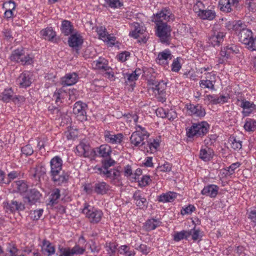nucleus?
<instances>
[{
  "label": "nucleus",
  "mask_w": 256,
  "mask_h": 256,
  "mask_svg": "<svg viewBox=\"0 0 256 256\" xmlns=\"http://www.w3.org/2000/svg\"><path fill=\"white\" fill-rule=\"evenodd\" d=\"M232 30L237 34L239 40L250 51L256 50V36H253L250 30L246 28V24L240 20L234 22Z\"/></svg>",
  "instance_id": "nucleus-1"
},
{
  "label": "nucleus",
  "mask_w": 256,
  "mask_h": 256,
  "mask_svg": "<svg viewBox=\"0 0 256 256\" xmlns=\"http://www.w3.org/2000/svg\"><path fill=\"white\" fill-rule=\"evenodd\" d=\"M62 160L59 156H55L50 161V176L54 184L60 186L66 183L69 175L68 172L62 170Z\"/></svg>",
  "instance_id": "nucleus-2"
},
{
  "label": "nucleus",
  "mask_w": 256,
  "mask_h": 256,
  "mask_svg": "<svg viewBox=\"0 0 256 256\" xmlns=\"http://www.w3.org/2000/svg\"><path fill=\"white\" fill-rule=\"evenodd\" d=\"M209 128L210 125L206 121L193 123L186 129V136L190 138L202 137L208 133Z\"/></svg>",
  "instance_id": "nucleus-3"
},
{
  "label": "nucleus",
  "mask_w": 256,
  "mask_h": 256,
  "mask_svg": "<svg viewBox=\"0 0 256 256\" xmlns=\"http://www.w3.org/2000/svg\"><path fill=\"white\" fill-rule=\"evenodd\" d=\"M82 212L85 215L88 222L93 224L99 223L104 214L102 210L96 208L88 203L84 204Z\"/></svg>",
  "instance_id": "nucleus-4"
},
{
  "label": "nucleus",
  "mask_w": 256,
  "mask_h": 256,
  "mask_svg": "<svg viewBox=\"0 0 256 256\" xmlns=\"http://www.w3.org/2000/svg\"><path fill=\"white\" fill-rule=\"evenodd\" d=\"M136 130L132 132L130 138V143L135 146L140 148L142 150L143 146L146 145L144 142L149 136V134L144 128L140 125H136Z\"/></svg>",
  "instance_id": "nucleus-5"
},
{
  "label": "nucleus",
  "mask_w": 256,
  "mask_h": 256,
  "mask_svg": "<svg viewBox=\"0 0 256 256\" xmlns=\"http://www.w3.org/2000/svg\"><path fill=\"white\" fill-rule=\"evenodd\" d=\"M10 59L11 61L20 63L23 65H30L33 64V58L28 54H25L22 48H18L12 51Z\"/></svg>",
  "instance_id": "nucleus-6"
},
{
  "label": "nucleus",
  "mask_w": 256,
  "mask_h": 256,
  "mask_svg": "<svg viewBox=\"0 0 256 256\" xmlns=\"http://www.w3.org/2000/svg\"><path fill=\"white\" fill-rule=\"evenodd\" d=\"M156 34L162 43H168L171 37L172 28L167 23L156 24Z\"/></svg>",
  "instance_id": "nucleus-7"
},
{
  "label": "nucleus",
  "mask_w": 256,
  "mask_h": 256,
  "mask_svg": "<svg viewBox=\"0 0 256 256\" xmlns=\"http://www.w3.org/2000/svg\"><path fill=\"white\" fill-rule=\"evenodd\" d=\"M174 15L172 14L168 8H165L160 11L154 14L152 16V20L156 24H164L168 22L174 21Z\"/></svg>",
  "instance_id": "nucleus-8"
},
{
  "label": "nucleus",
  "mask_w": 256,
  "mask_h": 256,
  "mask_svg": "<svg viewBox=\"0 0 256 256\" xmlns=\"http://www.w3.org/2000/svg\"><path fill=\"white\" fill-rule=\"evenodd\" d=\"M97 173L104 178L110 180V182L113 184H116L120 180V172L116 168H110L102 171V169H100V172Z\"/></svg>",
  "instance_id": "nucleus-9"
},
{
  "label": "nucleus",
  "mask_w": 256,
  "mask_h": 256,
  "mask_svg": "<svg viewBox=\"0 0 256 256\" xmlns=\"http://www.w3.org/2000/svg\"><path fill=\"white\" fill-rule=\"evenodd\" d=\"M216 82V75L212 72L206 74L204 80H200V86L202 88H207L212 90H215L214 84Z\"/></svg>",
  "instance_id": "nucleus-10"
},
{
  "label": "nucleus",
  "mask_w": 256,
  "mask_h": 256,
  "mask_svg": "<svg viewBox=\"0 0 256 256\" xmlns=\"http://www.w3.org/2000/svg\"><path fill=\"white\" fill-rule=\"evenodd\" d=\"M96 32L100 40L112 46L114 44L116 38L112 35L108 34L104 27L102 26L98 27L96 28Z\"/></svg>",
  "instance_id": "nucleus-11"
},
{
  "label": "nucleus",
  "mask_w": 256,
  "mask_h": 256,
  "mask_svg": "<svg viewBox=\"0 0 256 256\" xmlns=\"http://www.w3.org/2000/svg\"><path fill=\"white\" fill-rule=\"evenodd\" d=\"M186 108L189 114L196 117H204L206 114L204 108L200 104L196 105L191 104H188L186 105Z\"/></svg>",
  "instance_id": "nucleus-12"
},
{
  "label": "nucleus",
  "mask_w": 256,
  "mask_h": 256,
  "mask_svg": "<svg viewBox=\"0 0 256 256\" xmlns=\"http://www.w3.org/2000/svg\"><path fill=\"white\" fill-rule=\"evenodd\" d=\"M240 0H220L218 2V8L224 12H230L233 10V8H236Z\"/></svg>",
  "instance_id": "nucleus-13"
},
{
  "label": "nucleus",
  "mask_w": 256,
  "mask_h": 256,
  "mask_svg": "<svg viewBox=\"0 0 256 256\" xmlns=\"http://www.w3.org/2000/svg\"><path fill=\"white\" fill-rule=\"evenodd\" d=\"M238 53H240L239 47L236 44H230L222 49L220 54L224 60H226L233 55Z\"/></svg>",
  "instance_id": "nucleus-14"
},
{
  "label": "nucleus",
  "mask_w": 256,
  "mask_h": 256,
  "mask_svg": "<svg viewBox=\"0 0 256 256\" xmlns=\"http://www.w3.org/2000/svg\"><path fill=\"white\" fill-rule=\"evenodd\" d=\"M87 106L85 103L80 101L76 102L73 108V112L77 114L79 120L81 121L86 120H87L86 108Z\"/></svg>",
  "instance_id": "nucleus-15"
},
{
  "label": "nucleus",
  "mask_w": 256,
  "mask_h": 256,
  "mask_svg": "<svg viewBox=\"0 0 256 256\" xmlns=\"http://www.w3.org/2000/svg\"><path fill=\"white\" fill-rule=\"evenodd\" d=\"M4 205L6 211L10 212V213H14L16 211H23L25 209L24 204L16 200L4 202Z\"/></svg>",
  "instance_id": "nucleus-16"
},
{
  "label": "nucleus",
  "mask_w": 256,
  "mask_h": 256,
  "mask_svg": "<svg viewBox=\"0 0 256 256\" xmlns=\"http://www.w3.org/2000/svg\"><path fill=\"white\" fill-rule=\"evenodd\" d=\"M132 198L136 206L140 209L144 210L147 208L148 202L140 190H136L133 194Z\"/></svg>",
  "instance_id": "nucleus-17"
},
{
  "label": "nucleus",
  "mask_w": 256,
  "mask_h": 256,
  "mask_svg": "<svg viewBox=\"0 0 256 256\" xmlns=\"http://www.w3.org/2000/svg\"><path fill=\"white\" fill-rule=\"evenodd\" d=\"M238 101L240 102V106L243 109L242 112L244 116H250L254 110H256V104L252 102L246 100V99H242L240 100H238Z\"/></svg>",
  "instance_id": "nucleus-18"
},
{
  "label": "nucleus",
  "mask_w": 256,
  "mask_h": 256,
  "mask_svg": "<svg viewBox=\"0 0 256 256\" xmlns=\"http://www.w3.org/2000/svg\"><path fill=\"white\" fill-rule=\"evenodd\" d=\"M104 136L105 140L108 143L111 144H120L124 139V136L122 134L118 133L116 134L110 131L105 132Z\"/></svg>",
  "instance_id": "nucleus-19"
},
{
  "label": "nucleus",
  "mask_w": 256,
  "mask_h": 256,
  "mask_svg": "<svg viewBox=\"0 0 256 256\" xmlns=\"http://www.w3.org/2000/svg\"><path fill=\"white\" fill-rule=\"evenodd\" d=\"M78 78V75L76 72L68 73L61 78L60 83L64 86H70L76 84Z\"/></svg>",
  "instance_id": "nucleus-20"
},
{
  "label": "nucleus",
  "mask_w": 256,
  "mask_h": 256,
  "mask_svg": "<svg viewBox=\"0 0 256 256\" xmlns=\"http://www.w3.org/2000/svg\"><path fill=\"white\" fill-rule=\"evenodd\" d=\"M225 34L223 32L213 30L209 36V42L214 46H219L220 44L224 40Z\"/></svg>",
  "instance_id": "nucleus-21"
},
{
  "label": "nucleus",
  "mask_w": 256,
  "mask_h": 256,
  "mask_svg": "<svg viewBox=\"0 0 256 256\" xmlns=\"http://www.w3.org/2000/svg\"><path fill=\"white\" fill-rule=\"evenodd\" d=\"M0 97L2 100L5 102H8L12 100L14 103L20 101V98H23L21 96H14V92L11 88L5 89L2 93Z\"/></svg>",
  "instance_id": "nucleus-22"
},
{
  "label": "nucleus",
  "mask_w": 256,
  "mask_h": 256,
  "mask_svg": "<svg viewBox=\"0 0 256 256\" xmlns=\"http://www.w3.org/2000/svg\"><path fill=\"white\" fill-rule=\"evenodd\" d=\"M219 187L216 184H208L201 191V194L211 198H215L218 194Z\"/></svg>",
  "instance_id": "nucleus-23"
},
{
  "label": "nucleus",
  "mask_w": 256,
  "mask_h": 256,
  "mask_svg": "<svg viewBox=\"0 0 256 256\" xmlns=\"http://www.w3.org/2000/svg\"><path fill=\"white\" fill-rule=\"evenodd\" d=\"M60 250L64 256H72L74 254H82L84 252L85 248L76 244L71 248H61Z\"/></svg>",
  "instance_id": "nucleus-24"
},
{
  "label": "nucleus",
  "mask_w": 256,
  "mask_h": 256,
  "mask_svg": "<svg viewBox=\"0 0 256 256\" xmlns=\"http://www.w3.org/2000/svg\"><path fill=\"white\" fill-rule=\"evenodd\" d=\"M68 43L70 46L78 50V48L83 43L82 37L79 34L76 33L72 34L68 38Z\"/></svg>",
  "instance_id": "nucleus-25"
},
{
  "label": "nucleus",
  "mask_w": 256,
  "mask_h": 256,
  "mask_svg": "<svg viewBox=\"0 0 256 256\" xmlns=\"http://www.w3.org/2000/svg\"><path fill=\"white\" fill-rule=\"evenodd\" d=\"M160 146V142L158 139L150 140L146 143V145L143 146V150L144 152L154 154L156 152L158 148Z\"/></svg>",
  "instance_id": "nucleus-26"
},
{
  "label": "nucleus",
  "mask_w": 256,
  "mask_h": 256,
  "mask_svg": "<svg viewBox=\"0 0 256 256\" xmlns=\"http://www.w3.org/2000/svg\"><path fill=\"white\" fill-rule=\"evenodd\" d=\"M16 82L22 88L29 86L32 83L30 73L28 72L22 73L17 78Z\"/></svg>",
  "instance_id": "nucleus-27"
},
{
  "label": "nucleus",
  "mask_w": 256,
  "mask_h": 256,
  "mask_svg": "<svg viewBox=\"0 0 256 256\" xmlns=\"http://www.w3.org/2000/svg\"><path fill=\"white\" fill-rule=\"evenodd\" d=\"M177 196V194L172 192H168L166 193H162L158 196L157 200L158 202L166 203L173 202Z\"/></svg>",
  "instance_id": "nucleus-28"
},
{
  "label": "nucleus",
  "mask_w": 256,
  "mask_h": 256,
  "mask_svg": "<svg viewBox=\"0 0 256 256\" xmlns=\"http://www.w3.org/2000/svg\"><path fill=\"white\" fill-rule=\"evenodd\" d=\"M42 251L47 256H51L55 253L56 250L54 246L50 241L44 240L42 243Z\"/></svg>",
  "instance_id": "nucleus-29"
},
{
  "label": "nucleus",
  "mask_w": 256,
  "mask_h": 256,
  "mask_svg": "<svg viewBox=\"0 0 256 256\" xmlns=\"http://www.w3.org/2000/svg\"><path fill=\"white\" fill-rule=\"evenodd\" d=\"M96 150V154L104 158H109L112 152L111 148L108 144H102Z\"/></svg>",
  "instance_id": "nucleus-30"
},
{
  "label": "nucleus",
  "mask_w": 256,
  "mask_h": 256,
  "mask_svg": "<svg viewBox=\"0 0 256 256\" xmlns=\"http://www.w3.org/2000/svg\"><path fill=\"white\" fill-rule=\"evenodd\" d=\"M214 151L208 146L202 148L200 152L199 157L204 162L210 161L213 157Z\"/></svg>",
  "instance_id": "nucleus-31"
},
{
  "label": "nucleus",
  "mask_w": 256,
  "mask_h": 256,
  "mask_svg": "<svg viewBox=\"0 0 256 256\" xmlns=\"http://www.w3.org/2000/svg\"><path fill=\"white\" fill-rule=\"evenodd\" d=\"M41 196V194L37 190L32 189L30 190L28 196L25 197V199L28 200L30 205H32L35 204L40 200Z\"/></svg>",
  "instance_id": "nucleus-32"
},
{
  "label": "nucleus",
  "mask_w": 256,
  "mask_h": 256,
  "mask_svg": "<svg viewBox=\"0 0 256 256\" xmlns=\"http://www.w3.org/2000/svg\"><path fill=\"white\" fill-rule=\"evenodd\" d=\"M110 189V186L106 182H101L95 184L94 186V190L95 192L98 194H104Z\"/></svg>",
  "instance_id": "nucleus-33"
},
{
  "label": "nucleus",
  "mask_w": 256,
  "mask_h": 256,
  "mask_svg": "<svg viewBox=\"0 0 256 256\" xmlns=\"http://www.w3.org/2000/svg\"><path fill=\"white\" fill-rule=\"evenodd\" d=\"M116 162L112 159L110 158L108 159H104L102 160V166H96L94 168L96 172H100V169H102V170H110V168L112 166H113L115 164Z\"/></svg>",
  "instance_id": "nucleus-34"
},
{
  "label": "nucleus",
  "mask_w": 256,
  "mask_h": 256,
  "mask_svg": "<svg viewBox=\"0 0 256 256\" xmlns=\"http://www.w3.org/2000/svg\"><path fill=\"white\" fill-rule=\"evenodd\" d=\"M40 34L44 40L48 41H52L56 36V32L51 27H48L42 29L40 30Z\"/></svg>",
  "instance_id": "nucleus-35"
},
{
  "label": "nucleus",
  "mask_w": 256,
  "mask_h": 256,
  "mask_svg": "<svg viewBox=\"0 0 256 256\" xmlns=\"http://www.w3.org/2000/svg\"><path fill=\"white\" fill-rule=\"evenodd\" d=\"M92 66L98 70H102L104 71H108L110 69L108 66L107 61L105 58H99L93 62L92 64Z\"/></svg>",
  "instance_id": "nucleus-36"
},
{
  "label": "nucleus",
  "mask_w": 256,
  "mask_h": 256,
  "mask_svg": "<svg viewBox=\"0 0 256 256\" xmlns=\"http://www.w3.org/2000/svg\"><path fill=\"white\" fill-rule=\"evenodd\" d=\"M89 146L84 142H80L76 148V153L79 156L88 157L89 156Z\"/></svg>",
  "instance_id": "nucleus-37"
},
{
  "label": "nucleus",
  "mask_w": 256,
  "mask_h": 256,
  "mask_svg": "<svg viewBox=\"0 0 256 256\" xmlns=\"http://www.w3.org/2000/svg\"><path fill=\"white\" fill-rule=\"evenodd\" d=\"M12 186L15 192L20 194L26 192L28 188V185L24 180L14 182L12 184Z\"/></svg>",
  "instance_id": "nucleus-38"
},
{
  "label": "nucleus",
  "mask_w": 256,
  "mask_h": 256,
  "mask_svg": "<svg viewBox=\"0 0 256 256\" xmlns=\"http://www.w3.org/2000/svg\"><path fill=\"white\" fill-rule=\"evenodd\" d=\"M161 223V222L158 219H148L144 223V226L147 231H150L159 226Z\"/></svg>",
  "instance_id": "nucleus-39"
},
{
  "label": "nucleus",
  "mask_w": 256,
  "mask_h": 256,
  "mask_svg": "<svg viewBox=\"0 0 256 256\" xmlns=\"http://www.w3.org/2000/svg\"><path fill=\"white\" fill-rule=\"evenodd\" d=\"M60 30L64 36H68L72 32L73 26L70 22L64 20L62 23Z\"/></svg>",
  "instance_id": "nucleus-40"
},
{
  "label": "nucleus",
  "mask_w": 256,
  "mask_h": 256,
  "mask_svg": "<svg viewBox=\"0 0 256 256\" xmlns=\"http://www.w3.org/2000/svg\"><path fill=\"white\" fill-rule=\"evenodd\" d=\"M66 95V92L62 88L56 90L53 98L55 99L57 105L58 106L62 102V100L65 98Z\"/></svg>",
  "instance_id": "nucleus-41"
},
{
  "label": "nucleus",
  "mask_w": 256,
  "mask_h": 256,
  "mask_svg": "<svg viewBox=\"0 0 256 256\" xmlns=\"http://www.w3.org/2000/svg\"><path fill=\"white\" fill-rule=\"evenodd\" d=\"M142 74V70L140 68H136L134 71L132 73H126V82H132L138 80L139 76Z\"/></svg>",
  "instance_id": "nucleus-42"
},
{
  "label": "nucleus",
  "mask_w": 256,
  "mask_h": 256,
  "mask_svg": "<svg viewBox=\"0 0 256 256\" xmlns=\"http://www.w3.org/2000/svg\"><path fill=\"white\" fill-rule=\"evenodd\" d=\"M60 196V190L58 188L54 189L49 197V204L54 206L57 204Z\"/></svg>",
  "instance_id": "nucleus-43"
},
{
  "label": "nucleus",
  "mask_w": 256,
  "mask_h": 256,
  "mask_svg": "<svg viewBox=\"0 0 256 256\" xmlns=\"http://www.w3.org/2000/svg\"><path fill=\"white\" fill-rule=\"evenodd\" d=\"M216 16L214 11L211 10H204L203 12H201L200 14H198V17L202 20H212L215 18Z\"/></svg>",
  "instance_id": "nucleus-44"
},
{
  "label": "nucleus",
  "mask_w": 256,
  "mask_h": 256,
  "mask_svg": "<svg viewBox=\"0 0 256 256\" xmlns=\"http://www.w3.org/2000/svg\"><path fill=\"white\" fill-rule=\"evenodd\" d=\"M172 55L169 50H165L158 54L156 61L158 63H164V61L172 59Z\"/></svg>",
  "instance_id": "nucleus-45"
},
{
  "label": "nucleus",
  "mask_w": 256,
  "mask_h": 256,
  "mask_svg": "<svg viewBox=\"0 0 256 256\" xmlns=\"http://www.w3.org/2000/svg\"><path fill=\"white\" fill-rule=\"evenodd\" d=\"M118 244L114 242H106L104 248L108 256H114L117 249Z\"/></svg>",
  "instance_id": "nucleus-46"
},
{
  "label": "nucleus",
  "mask_w": 256,
  "mask_h": 256,
  "mask_svg": "<svg viewBox=\"0 0 256 256\" xmlns=\"http://www.w3.org/2000/svg\"><path fill=\"white\" fill-rule=\"evenodd\" d=\"M244 128L247 132H254L256 129V120L248 118L246 120Z\"/></svg>",
  "instance_id": "nucleus-47"
},
{
  "label": "nucleus",
  "mask_w": 256,
  "mask_h": 256,
  "mask_svg": "<svg viewBox=\"0 0 256 256\" xmlns=\"http://www.w3.org/2000/svg\"><path fill=\"white\" fill-rule=\"evenodd\" d=\"M190 232L188 230H182L180 232H176L174 235V240L176 242H179L182 239L188 240L190 237Z\"/></svg>",
  "instance_id": "nucleus-48"
},
{
  "label": "nucleus",
  "mask_w": 256,
  "mask_h": 256,
  "mask_svg": "<svg viewBox=\"0 0 256 256\" xmlns=\"http://www.w3.org/2000/svg\"><path fill=\"white\" fill-rule=\"evenodd\" d=\"M6 250L8 252L10 256H16L18 250L17 248L16 244L12 242L6 244Z\"/></svg>",
  "instance_id": "nucleus-49"
},
{
  "label": "nucleus",
  "mask_w": 256,
  "mask_h": 256,
  "mask_svg": "<svg viewBox=\"0 0 256 256\" xmlns=\"http://www.w3.org/2000/svg\"><path fill=\"white\" fill-rule=\"evenodd\" d=\"M46 174L45 169L43 167H38L36 168L34 173L33 174V177L38 182L40 181V178H43Z\"/></svg>",
  "instance_id": "nucleus-50"
},
{
  "label": "nucleus",
  "mask_w": 256,
  "mask_h": 256,
  "mask_svg": "<svg viewBox=\"0 0 256 256\" xmlns=\"http://www.w3.org/2000/svg\"><path fill=\"white\" fill-rule=\"evenodd\" d=\"M190 234V236H192V239L194 240H198L200 239L202 237V232L200 229L196 228V226L190 230H188Z\"/></svg>",
  "instance_id": "nucleus-51"
},
{
  "label": "nucleus",
  "mask_w": 256,
  "mask_h": 256,
  "mask_svg": "<svg viewBox=\"0 0 256 256\" xmlns=\"http://www.w3.org/2000/svg\"><path fill=\"white\" fill-rule=\"evenodd\" d=\"M134 29L130 32L129 36L134 38H137L140 34L142 33V30L138 23L134 24Z\"/></svg>",
  "instance_id": "nucleus-52"
},
{
  "label": "nucleus",
  "mask_w": 256,
  "mask_h": 256,
  "mask_svg": "<svg viewBox=\"0 0 256 256\" xmlns=\"http://www.w3.org/2000/svg\"><path fill=\"white\" fill-rule=\"evenodd\" d=\"M229 140L231 142V147L234 150H238L242 148V142L240 140H237L234 136H230Z\"/></svg>",
  "instance_id": "nucleus-53"
},
{
  "label": "nucleus",
  "mask_w": 256,
  "mask_h": 256,
  "mask_svg": "<svg viewBox=\"0 0 256 256\" xmlns=\"http://www.w3.org/2000/svg\"><path fill=\"white\" fill-rule=\"evenodd\" d=\"M166 87V86L164 82H159L157 84L156 86L152 87V90L156 94H161L164 92Z\"/></svg>",
  "instance_id": "nucleus-54"
},
{
  "label": "nucleus",
  "mask_w": 256,
  "mask_h": 256,
  "mask_svg": "<svg viewBox=\"0 0 256 256\" xmlns=\"http://www.w3.org/2000/svg\"><path fill=\"white\" fill-rule=\"evenodd\" d=\"M44 210L42 208L31 210L30 213V216L33 220H38L42 215Z\"/></svg>",
  "instance_id": "nucleus-55"
},
{
  "label": "nucleus",
  "mask_w": 256,
  "mask_h": 256,
  "mask_svg": "<svg viewBox=\"0 0 256 256\" xmlns=\"http://www.w3.org/2000/svg\"><path fill=\"white\" fill-rule=\"evenodd\" d=\"M106 4L112 8H120L123 5L120 0H106Z\"/></svg>",
  "instance_id": "nucleus-56"
},
{
  "label": "nucleus",
  "mask_w": 256,
  "mask_h": 256,
  "mask_svg": "<svg viewBox=\"0 0 256 256\" xmlns=\"http://www.w3.org/2000/svg\"><path fill=\"white\" fill-rule=\"evenodd\" d=\"M218 136L216 134L208 135L204 140V143L206 146L213 144L216 141Z\"/></svg>",
  "instance_id": "nucleus-57"
},
{
  "label": "nucleus",
  "mask_w": 256,
  "mask_h": 256,
  "mask_svg": "<svg viewBox=\"0 0 256 256\" xmlns=\"http://www.w3.org/2000/svg\"><path fill=\"white\" fill-rule=\"evenodd\" d=\"M240 166V164L238 162L232 164L230 166L225 169L226 170V175L230 176L232 174L236 169L238 168Z\"/></svg>",
  "instance_id": "nucleus-58"
},
{
  "label": "nucleus",
  "mask_w": 256,
  "mask_h": 256,
  "mask_svg": "<svg viewBox=\"0 0 256 256\" xmlns=\"http://www.w3.org/2000/svg\"><path fill=\"white\" fill-rule=\"evenodd\" d=\"M20 176V172L19 170H13L8 173V179L9 180V184L12 180L18 178Z\"/></svg>",
  "instance_id": "nucleus-59"
},
{
  "label": "nucleus",
  "mask_w": 256,
  "mask_h": 256,
  "mask_svg": "<svg viewBox=\"0 0 256 256\" xmlns=\"http://www.w3.org/2000/svg\"><path fill=\"white\" fill-rule=\"evenodd\" d=\"M156 114L157 116H158L159 117H160V118H167L169 120H171V117L169 116L168 112H166V110L164 108H158L156 110Z\"/></svg>",
  "instance_id": "nucleus-60"
},
{
  "label": "nucleus",
  "mask_w": 256,
  "mask_h": 256,
  "mask_svg": "<svg viewBox=\"0 0 256 256\" xmlns=\"http://www.w3.org/2000/svg\"><path fill=\"white\" fill-rule=\"evenodd\" d=\"M182 66L180 64V60L178 58L174 59L172 64V70L175 72H178L181 68Z\"/></svg>",
  "instance_id": "nucleus-61"
},
{
  "label": "nucleus",
  "mask_w": 256,
  "mask_h": 256,
  "mask_svg": "<svg viewBox=\"0 0 256 256\" xmlns=\"http://www.w3.org/2000/svg\"><path fill=\"white\" fill-rule=\"evenodd\" d=\"M22 152L26 156H30L34 153V150L30 144H27L22 148Z\"/></svg>",
  "instance_id": "nucleus-62"
},
{
  "label": "nucleus",
  "mask_w": 256,
  "mask_h": 256,
  "mask_svg": "<svg viewBox=\"0 0 256 256\" xmlns=\"http://www.w3.org/2000/svg\"><path fill=\"white\" fill-rule=\"evenodd\" d=\"M135 249L140 252L144 254H147L150 252V248L144 244H140V246H136Z\"/></svg>",
  "instance_id": "nucleus-63"
},
{
  "label": "nucleus",
  "mask_w": 256,
  "mask_h": 256,
  "mask_svg": "<svg viewBox=\"0 0 256 256\" xmlns=\"http://www.w3.org/2000/svg\"><path fill=\"white\" fill-rule=\"evenodd\" d=\"M196 208L194 206L190 204L185 208H182L181 210V214L182 215L190 214L194 211Z\"/></svg>",
  "instance_id": "nucleus-64"
}]
</instances>
